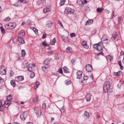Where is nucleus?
<instances>
[{"instance_id": "nucleus-1", "label": "nucleus", "mask_w": 124, "mask_h": 124, "mask_svg": "<svg viewBox=\"0 0 124 124\" xmlns=\"http://www.w3.org/2000/svg\"><path fill=\"white\" fill-rule=\"evenodd\" d=\"M110 87V83L109 81L105 82L103 86L104 91L105 93H107L109 90Z\"/></svg>"}, {"instance_id": "nucleus-2", "label": "nucleus", "mask_w": 124, "mask_h": 124, "mask_svg": "<svg viewBox=\"0 0 124 124\" xmlns=\"http://www.w3.org/2000/svg\"><path fill=\"white\" fill-rule=\"evenodd\" d=\"M103 45L101 43L99 42L98 44H94L93 47L96 48L98 50L100 51L103 48Z\"/></svg>"}, {"instance_id": "nucleus-3", "label": "nucleus", "mask_w": 124, "mask_h": 124, "mask_svg": "<svg viewBox=\"0 0 124 124\" xmlns=\"http://www.w3.org/2000/svg\"><path fill=\"white\" fill-rule=\"evenodd\" d=\"M34 109L37 117L40 116L41 114L40 109L37 107H35L34 108Z\"/></svg>"}, {"instance_id": "nucleus-4", "label": "nucleus", "mask_w": 124, "mask_h": 124, "mask_svg": "<svg viewBox=\"0 0 124 124\" xmlns=\"http://www.w3.org/2000/svg\"><path fill=\"white\" fill-rule=\"evenodd\" d=\"M74 12V9H71L70 8L67 7L65 9L64 12L66 14H72Z\"/></svg>"}, {"instance_id": "nucleus-5", "label": "nucleus", "mask_w": 124, "mask_h": 124, "mask_svg": "<svg viewBox=\"0 0 124 124\" xmlns=\"http://www.w3.org/2000/svg\"><path fill=\"white\" fill-rule=\"evenodd\" d=\"M27 113L24 112H23L20 115V117L21 119L22 120H24L26 118L27 116Z\"/></svg>"}, {"instance_id": "nucleus-6", "label": "nucleus", "mask_w": 124, "mask_h": 124, "mask_svg": "<svg viewBox=\"0 0 124 124\" xmlns=\"http://www.w3.org/2000/svg\"><path fill=\"white\" fill-rule=\"evenodd\" d=\"M6 25L8 26L11 27L10 28V29H12L15 28L16 26V23H10L8 24H7Z\"/></svg>"}, {"instance_id": "nucleus-7", "label": "nucleus", "mask_w": 124, "mask_h": 124, "mask_svg": "<svg viewBox=\"0 0 124 124\" xmlns=\"http://www.w3.org/2000/svg\"><path fill=\"white\" fill-rule=\"evenodd\" d=\"M82 46L84 48L86 49H88L89 48V46L87 44V42L86 41H84L82 42Z\"/></svg>"}, {"instance_id": "nucleus-8", "label": "nucleus", "mask_w": 124, "mask_h": 124, "mask_svg": "<svg viewBox=\"0 0 124 124\" xmlns=\"http://www.w3.org/2000/svg\"><path fill=\"white\" fill-rule=\"evenodd\" d=\"M34 66V65L32 64H29L28 65L27 70L29 71H32L33 70V68Z\"/></svg>"}, {"instance_id": "nucleus-9", "label": "nucleus", "mask_w": 124, "mask_h": 124, "mask_svg": "<svg viewBox=\"0 0 124 124\" xmlns=\"http://www.w3.org/2000/svg\"><path fill=\"white\" fill-rule=\"evenodd\" d=\"M19 1L23 3H26V0H17L15 1V2L14 3V5L16 6H17L18 3Z\"/></svg>"}, {"instance_id": "nucleus-10", "label": "nucleus", "mask_w": 124, "mask_h": 124, "mask_svg": "<svg viewBox=\"0 0 124 124\" xmlns=\"http://www.w3.org/2000/svg\"><path fill=\"white\" fill-rule=\"evenodd\" d=\"M86 69L87 71L88 72H90L92 70V66L88 64L86 66Z\"/></svg>"}, {"instance_id": "nucleus-11", "label": "nucleus", "mask_w": 124, "mask_h": 124, "mask_svg": "<svg viewBox=\"0 0 124 124\" xmlns=\"http://www.w3.org/2000/svg\"><path fill=\"white\" fill-rule=\"evenodd\" d=\"M108 37L105 34L103 36L101 39V40L102 41H103V42L105 43V41L108 40Z\"/></svg>"}, {"instance_id": "nucleus-12", "label": "nucleus", "mask_w": 124, "mask_h": 124, "mask_svg": "<svg viewBox=\"0 0 124 124\" xmlns=\"http://www.w3.org/2000/svg\"><path fill=\"white\" fill-rule=\"evenodd\" d=\"M23 80V76L16 77L15 78V80L17 82H19Z\"/></svg>"}, {"instance_id": "nucleus-13", "label": "nucleus", "mask_w": 124, "mask_h": 124, "mask_svg": "<svg viewBox=\"0 0 124 124\" xmlns=\"http://www.w3.org/2000/svg\"><path fill=\"white\" fill-rule=\"evenodd\" d=\"M76 74L77 78L78 79H80L82 76V72L80 71H78L77 72Z\"/></svg>"}, {"instance_id": "nucleus-14", "label": "nucleus", "mask_w": 124, "mask_h": 124, "mask_svg": "<svg viewBox=\"0 0 124 124\" xmlns=\"http://www.w3.org/2000/svg\"><path fill=\"white\" fill-rule=\"evenodd\" d=\"M89 114L88 113L85 111L83 115V116L84 118L85 119H86L89 117Z\"/></svg>"}, {"instance_id": "nucleus-15", "label": "nucleus", "mask_w": 124, "mask_h": 124, "mask_svg": "<svg viewBox=\"0 0 124 124\" xmlns=\"http://www.w3.org/2000/svg\"><path fill=\"white\" fill-rule=\"evenodd\" d=\"M91 96V94L89 93H88L86 95L85 98L87 101H89L90 100Z\"/></svg>"}, {"instance_id": "nucleus-16", "label": "nucleus", "mask_w": 124, "mask_h": 124, "mask_svg": "<svg viewBox=\"0 0 124 124\" xmlns=\"http://www.w3.org/2000/svg\"><path fill=\"white\" fill-rule=\"evenodd\" d=\"M93 20L92 19H89L85 23V25H86L87 24L89 25L92 23L93 22Z\"/></svg>"}, {"instance_id": "nucleus-17", "label": "nucleus", "mask_w": 124, "mask_h": 124, "mask_svg": "<svg viewBox=\"0 0 124 124\" xmlns=\"http://www.w3.org/2000/svg\"><path fill=\"white\" fill-rule=\"evenodd\" d=\"M52 25V23L50 21H48L46 22V27H50Z\"/></svg>"}, {"instance_id": "nucleus-18", "label": "nucleus", "mask_w": 124, "mask_h": 124, "mask_svg": "<svg viewBox=\"0 0 124 124\" xmlns=\"http://www.w3.org/2000/svg\"><path fill=\"white\" fill-rule=\"evenodd\" d=\"M50 11V8L48 7H46L44 8L43 10V12L44 13H46L48 12H49Z\"/></svg>"}, {"instance_id": "nucleus-19", "label": "nucleus", "mask_w": 124, "mask_h": 124, "mask_svg": "<svg viewBox=\"0 0 124 124\" xmlns=\"http://www.w3.org/2000/svg\"><path fill=\"white\" fill-rule=\"evenodd\" d=\"M117 37L116 32H115L112 34V37L111 39L112 40H115Z\"/></svg>"}, {"instance_id": "nucleus-20", "label": "nucleus", "mask_w": 124, "mask_h": 124, "mask_svg": "<svg viewBox=\"0 0 124 124\" xmlns=\"http://www.w3.org/2000/svg\"><path fill=\"white\" fill-rule=\"evenodd\" d=\"M18 40L20 43L22 44L24 43V41L23 40V38L22 37H19L18 38Z\"/></svg>"}, {"instance_id": "nucleus-21", "label": "nucleus", "mask_w": 124, "mask_h": 124, "mask_svg": "<svg viewBox=\"0 0 124 124\" xmlns=\"http://www.w3.org/2000/svg\"><path fill=\"white\" fill-rule=\"evenodd\" d=\"M12 97L11 94L8 96L7 97V99L8 101H10L12 99Z\"/></svg>"}, {"instance_id": "nucleus-22", "label": "nucleus", "mask_w": 124, "mask_h": 124, "mask_svg": "<svg viewBox=\"0 0 124 124\" xmlns=\"http://www.w3.org/2000/svg\"><path fill=\"white\" fill-rule=\"evenodd\" d=\"M48 68L47 66V67H45V66L44 67H42V70L44 71V72H45L46 73L47 72Z\"/></svg>"}, {"instance_id": "nucleus-23", "label": "nucleus", "mask_w": 124, "mask_h": 124, "mask_svg": "<svg viewBox=\"0 0 124 124\" xmlns=\"http://www.w3.org/2000/svg\"><path fill=\"white\" fill-rule=\"evenodd\" d=\"M25 32L23 30H21L19 32V35L20 36H23L25 35Z\"/></svg>"}, {"instance_id": "nucleus-24", "label": "nucleus", "mask_w": 124, "mask_h": 124, "mask_svg": "<svg viewBox=\"0 0 124 124\" xmlns=\"http://www.w3.org/2000/svg\"><path fill=\"white\" fill-rule=\"evenodd\" d=\"M103 10V9L102 8H98L96 9L97 12L100 13H101Z\"/></svg>"}, {"instance_id": "nucleus-25", "label": "nucleus", "mask_w": 124, "mask_h": 124, "mask_svg": "<svg viewBox=\"0 0 124 124\" xmlns=\"http://www.w3.org/2000/svg\"><path fill=\"white\" fill-rule=\"evenodd\" d=\"M63 70L65 73H69V72L68 71V69L66 66H64L63 68Z\"/></svg>"}, {"instance_id": "nucleus-26", "label": "nucleus", "mask_w": 124, "mask_h": 124, "mask_svg": "<svg viewBox=\"0 0 124 124\" xmlns=\"http://www.w3.org/2000/svg\"><path fill=\"white\" fill-rule=\"evenodd\" d=\"M6 73V70H0V73L2 75L5 74Z\"/></svg>"}, {"instance_id": "nucleus-27", "label": "nucleus", "mask_w": 124, "mask_h": 124, "mask_svg": "<svg viewBox=\"0 0 124 124\" xmlns=\"http://www.w3.org/2000/svg\"><path fill=\"white\" fill-rule=\"evenodd\" d=\"M1 26L0 27V30L2 33L3 34H4L5 33V30L2 27L1 24L0 23V25Z\"/></svg>"}, {"instance_id": "nucleus-28", "label": "nucleus", "mask_w": 124, "mask_h": 124, "mask_svg": "<svg viewBox=\"0 0 124 124\" xmlns=\"http://www.w3.org/2000/svg\"><path fill=\"white\" fill-rule=\"evenodd\" d=\"M56 42V39L55 38H54L50 42V44L51 45H54Z\"/></svg>"}, {"instance_id": "nucleus-29", "label": "nucleus", "mask_w": 124, "mask_h": 124, "mask_svg": "<svg viewBox=\"0 0 124 124\" xmlns=\"http://www.w3.org/2000/svg\"><path fill=\"white\" fill-rule=\"evenodd\" d=\"M66 0H61L60 3V6H62L65 3Z\"/></svg>"}, {"instance_id": "nucleus-30", "label": "nucleus", "mask_w": 124, "mask_h": 124, "mask_svg": "<svg viewBox=\"0 0 124 124\" xmlns=\"http://www.w3.org/2000/svg\"><path fill=\"white\" fill-rule=\"evenodd\" d=\"M77 4L79 5H83L84 3H83L82 1L80 0H78L77 2Z\"/></svg>"}, {"instance_id": "nucleus-31", "label": "nucleus", "mask_w": 124, "mask_h": 124, "mask_svg": "<svg viewBox=\"0 0 124 124\" xmlns=\"http://www.w3.org/2000/svg\"><path fill=\"white\" fill-rule=\"evenodd\" d=\"M121 73V72L120 71H119L117 73L115 72L114 73V75L116 76H119L120 75Z\"/></svg>"}, {"instance_id": "nucleus-32", "label": "nucleus", "mask_w": 124, "mask_h": 124, "mask_svg": "<svg viewBox=\"0 0 124 124\" xmlns=\"http://www.w3.org/2000/svg\"><path fill=\"white\" fill-rule=\"evenodd\" d=\"M10 83L11 85L13 86H15L16 85V84L15 83V80H12L10 82Z\"/></svg>"}, {"instance_id": "nucleus-33", "label": "nucleus", "mask_w": 124, "mask_h": 124, "mask_svg": "<svg viewBox=\"0 0 124 124\" xmlns=\"http://www.w3.org/2000/svg\"><path fill=\"white\" fill-rule=\"evenodd\" d=\"M118 64L120 66V68L121 70H123V67L122 65L121 62V61H118Z\"/></svg>"}, {"instance_id": "nucleus-34", "label": "nucleus", "mask_w": 124, "mask_h": 124, "mask_svg": "<svg viewBox=\"0 0 124 124\" xmlns=\"http://www.w3.org/2000/svg\"><path fill=\"white\" fill-rule=\"evenodd\" d=\"M21 53L22 54V56H24L26 54V52L25 50H22Z\"/></svg>"}, {"instance_id": "nucleus-35", "label": "nucleus", "mask_w": 124, "mask_h": 124, "mask_svg": "<svg viewBox=\"0 0 124 124\" xmlns=\"http://www.w3.org/2000/svg\"><path fill=\"white\" fill-rule=\"evenodd\" d=\"M71 83V81L69 80H66L65 81V84L66 85L70 84Z\"/></svg>"}, {"instance_id": "nucleus-36", "label": "nucleus", "mask_w": 124, "mask_h": 124, "mask_svg": "<svg viewBox=\"0 0 124 124\" xmlns=\"http://www.w3.org/2000/svg\"><path fill=\"white\" fill-rule=\"evenodd\" d=\"M72 50V48L70 47H68L66 49V51L71 52Z\"/></svg>"}, {"instance_id": "nucleus-37", "label": "nucleus", "mask_w": 124, "mask_h": 124, "mask_svg": "<svg viewBox=\"0 0 124 124\" xmlns=\"http://www.w3.org/2000/svg\"><path fill=\"white\" fill-rule=\"evenodd\" d=\"M35 76V74L33 72H32L31 73L30 75V77L31 78H33Z\"/></svg>"}, {"instance_id": "nucleus-38", "label": "nucleus", "mask_w": 124, "mask_h": 124, "mask_svg": "<svg viewBox=\"0 0 124 124\" xmlns=\"http://www.w3.org/2000/svg\"><path fill=\"white\" fill-rule=\"evenodd\" d=\"M88 78V77L87 76H84L83 78V81L82 80V82L84 83V81L86 80Z\"/></svg>"}, {"instance_id": "nucleus-39", "label": "nucleus", "mask_w": 124, "mask_h": 124, "mask_svg": "<svg viewBox=\"0 0 124 124\" xmlns=\"http://www.w3.org/2000/svg\"><path fill=\"white\" fill-rule=\"evenodd\" d=\"M4 103L5 107L7 108H8V107L9 105V104L7 102V101H4Z\"/></svg>"}, {"instance_id": "nucleus-40", "label": "nucleus", "mask_w": 124, "mask_h": 124, "mask_svg": "<svg viewBox=\"0 0 124 124\" xmlns=\"http://www.w3.org/2000/svg\"><path fill=\"white\" fill-rule=\"evenodd\" d=\"M102 42L103 43V44H105L106 45H108V43H109L110 42V41L109 40H105V43L104 42H103V41H102Z\"/></svg>"}, {"instance_id": "nucleus-41", "label": "nucleus", "mask_w": 124, "mask_h": 124, "mask_svg": "<svg viewBox=\"0 0 124 124\" xmlns=\"http://www.w3.org/2000/svg\"><path fill=\"white\" fill-rule=\"evenodd\" d=\"M49 62V61H48L47 60H45L44 62L43 63L44 65H47L48 64Z\"/></svg>"}, {"instance_id": "nucleus-42", "label": "nucleus", "mask_w": 124, "mask_h": 124, "mask_svg": "<svg viewBox=\"0 0 124 124\" xmlns=\"http://www.w3.org/2000/svg\"><path fill=\"white\" fill-rule=\"evenodd\" d=\"M4 101H0V107H3L4 104Z\"/></svg>"}, {"instance_id": "nucleus-43", "label": "nucleus", "mask_w": 124, "mask_h": 124, "mask_svg": "<svg viewBox=\"0 0 124 124\" xmlns=\"http://www.w3.org/2000/svg\"><path fill=\"white\" fill-rule=\"evenodd\" d=\"M42 108L44 109H46V105L45 103H43L42 104Z\"/></svg>"}, {"instance_id": "nucleus-44", "label": "nucleus", "mask_w": 124, "mask_h": 124, "mask_svg": "<svg viewBox=\"0 0 124 124\" xmlns=\"http://www.w3.org/2000/svg\"><path fill=\"white\" fill-rule=\"evenodd\" d=\"M10 20V18L8 17L6 18L4 20V21H9Z\"/></svg>"}, {"instance_id": "nucleus-45", "label": "nucleus", "mask_w": 124, "mask_h": 124, "mask_svg": "<svg viewBox=\"0 0 124 124\" xmlns=\"http://www.w3.org/2000/svg\"><path fill=\"white\" fill-rule=\"evenodd\" d=\"M58 71L61 74H62L63 72L62 70V68H60L59 69Z\"/></svg>"}, {"instance_id": "nucleus-46", "label": "nucleus", "mask_w": 124, "mask_h": 124, "mask_svg": "<svg viewBox=\"0 0 124 124\" xmlns=\"http://www.w3.org/2000/svg\"><path fill=\"white\" fill-rule=\"evenodd\" d=\"M6 70L5 69V68L4 66L3 65L1 66L0 67V70Z\"/></svg>"}, {"instance_id": "nucleus-47", "label": "nucleus", "mask_w": 124, "mask_h": 124, "mask_svg": "<svg viewBox=\"0 0 124 124\" xmlns=\"http://www.w3.org/2000/svg\"><path fill=\"white\" fill-rule=\"evenodd\" d=\"M33 100L34 101L36 102H38L39 101V100L38 99L37 97L34 98Z\"/></svg>"}, {"instance_id": "nucleus-48", "label": "nucleus", "mask_w": 124, "mask_h": 124, "mask_svg": "<svg viewBox=\"0 0 124 124\" xmlns=\"http://www.w3.org/2000/svg\"><path fill=\"white\" fill-rule=\"evenodd\" d=\"M60 110L61 112L62 113H63L64 112V109L63 108V107H62V108H60Z\"/></svg>"}, {"instance_id": "nucleus-49", "label": "nucleus", "mask_w": 124, "mask_h": 124, "mask_svg": "<svg viewBox=\"0 0 124 124\" xmlns=\"http://www.w3.org/2000/svg\"><path fill=\"white\" fill-rule=\"evenodd\" d=\"M89 8L88 7L86 6L85 7V12H87L88 11H89Z\"/></svg>"}, {"instance_id": "nucleus-50", "label": "nucleus", "mask_w": 124, "mask_h": 124, "mask_svg": "<svg viewBox=\"0 0 124 124\" xmlns=\"http://www.w3.org/2000/svg\"><path fill=\"white\" fill-rule=\"evenodd\" d=\"M68 39V37L66 38L65 37H64L62 39V40L64 42L66 43V41L65 40H67V39Z\"/></svg>"}, {"instance_id": "nucleus-51", "label": "nucleus", "mask_w": 124, "mask_h": 124, "mask_svg": "<svg viewBox=\"0 0 124 124\" xmlns=\"http://www.w3.org/2000/svg\"><path fill=\"white\" fill-rule=\"evenodd\" d=\"M10 77H11L14 74V72L13 71H11L10 72Z\"/></svg>"}, {"instance_id": "nucleus-52", "label": "nucleus", "mask_w": 124, "mask_h": 124, "mask_svg": "<svg viewBox=\"0 0 124 124\" xmlns=\"http://www.w3.org/2000/svg\"><path fill=\"white\" fill-rule=\"evenodd\" d=\"M122 19V17H118V23H120V22H121V21Z\"/></svg>"}, {"instance_id": "nucleus-53", "label": "nucleus", "mask_w": 124, "mask_h": 124, "mask_svg": "<svg viewBox=\"0 0 124 124\" xmlns=\"http://www.w3.org/2000/svg\"><path fill=\"white\" fill-rule=\"evenodd\" d=\"M75 34L74 33H72L70 34V36L71 37H72L75 36Z\"/></svg>"}, {"instance_id": "nucleus-54", "label": "nucleus", "mask_w": 124, "mask_h": 124, "mask_svg": "<svg viewBox=\"0 0 124 124\" xmlns=\"http://www.w3.org/2000/svg\"><path fill=\"white\" fill-rule=\"evenodd\" d=\"M31 20H28L26 22V23L27 24H29L31 22Z\"/></svg>"}, {"instance_id": "nucleus-55", "label": "nucleus", "mask_w": 124, "mask_h": 124, "mask_svg": "<svg viewBox=\"0 0 124 124\" xmlns=\"http://www.w3.org/2000/svg\"><path fill=\"white\" fill-rule=\"evenodd\" d=\"M40 83H39L38 82H37L35 84V85H36V88H37L39 85Z\"/></svg>"}, {"instance_id": "nucleus-56", "label": "nucleus", "mask_w": 124, "mask_h": 124, "mask_svg": "<svg viewBox=\"0 0 124 124\" xmlns=\"http://www.w3.org/2000/svg\"><path fill=\"white\" fill-rule=\"evenodd\" d=\"M33 31H34V32L36 33V32H37L38 31V30L37 29H36L35 28H33Z\"/></svg>"}, {"instance_id": "nucleus-57", "label": "nucleus", "mask_w": 124, "mask_h": 124, "mask_svg": "<svg viewBox=\"0 0 124 124\" xmlns=\"http://www.w3.org/2000/svg\"><path fill=\"white\" fill-rule=\"evenodd\" d=\"M58 23L60 24V26H61L62 27H63V26L62 23L60 21H58Z\"/></svg>"}, {"instance_id": "nucleus-58", "label": "nucleus", "mask_w": 124, "mask_h": 124, "mask_svg": "<svg viewBox=\"0 0 124 124\" xmlns=\"http://www.w3.org/2000/svg\"><path fill=\"white\" fill-rule=\"evenodd\" d=\"M108 58H109V59L111 60L113 59V57L111 56H108Z\"/></svg>"}, {"instance_id": "nucleus-59", "label": "nucleus", "mask_w": 124, "mask_h": 124, "mask_svg": "<svg viewBox=\"0 0 124 124\" xmlns=\"http://www.w3.org/2000/svg\"><path fill=\"white\" fill-rule=\"evenodd\" d=\"M47 35V34H44L43 35V36H42V38L43 39H44L45 38H46V36Z\"/></svg>"}, {"instance_id": "nucleus-60", "label": "nucleus", "mask_w": 124, "mask_h": 124, "mask_svg": "<svg viewBox=\"0 0 124 124\" xmlns=\"http://www.w3.org/2000/svg\"><path fill=\"white\" fill-rule=\"evenodd\" d=\"M3 79H2L0 77V83L3 82Z\"/></svg>"}, {"instance_id": "nucleus-61", "label": "nucleus", "mask_w": 124, "mask_h": 124, "mask_svg": "<svg viewBox=\"0 0 124 124\" xmlns=\"http://www.w3.org/2000/svg\"><path fill=\"white\" fill-rule=\"evenodd\" d=\"M42 44L43 45L45 46H46V43L45 41H43L42 42Z\"/></svg>"}, {"instance_id": "nucleus-62", "label": "nucleus", "mask_w": 124, "mask_h": 124, "mask_svg": "<svg viewBox=\"0 0 124 124\" xmlns=\"http://www.w3.org/2000/svg\"><path fill=\"white\" fill-rule=\"evenodd\" d=\"M114 12L113 11H112V14L111 15V17H113V16H114Z\"/></svg>"}, {"instance_id": "nucleus-63", "label": "nucleus", "mask_w": 124, "mask_h": 124, "mask_svg": "<svg viewBox=\"0 0 124 124\" xmlns=\"http://www.w3.org/2000/svg\"><path fill=\"white\" fill-rule=\"evenodd\" d=\"M98 55H100V54L103 55V53L102 52H101L100 53H98L97 54Z\"/></svg>"}, {"instance_id": "nucleus-64", "label": "nucleus", "mask_w": 124, "mask_h": 124, "mask_svg": "<svg viewBox=\"0 0 124 124\" xmlns=\"http://www.w3.org/2000/svg\"><path fill=\"white\" fill-rule=\"evenodd\" d=\"M46 60H47L48 61H49V62L50 61H51V59L50 58H48L47 59H46Z\"/></svg>"}]
</instances>
